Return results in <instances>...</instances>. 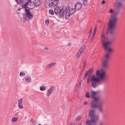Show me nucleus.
I'll use <instances>...</instances> for the list:
<instances>
[{"label": "nucleus", "mask_w": 125, "mask_h": 125, "mask_svg": "<svg viewBox=\"0 0 125 125\" xmlns=\"http://www.w3.org/2000/svg\"><path fill=\"white\" fill-rule=\"evenodd\" d=\"M110 58V55H109V53H106L104 55L103 60L102 62V68L103 69H102V72H100L99 70H97L96 72V75L98 78L96 77L94 75L91 76V85L93 88H95L98 86V83L101 84L100 83V81L104 82L105 81V73L103 69H106L108 68V62Z\"/></svg>", "instance_id": "f257e3e1"}, {"label": "nucleus", "mask_w": 125, "mask_h": 125, "mask_svg": "<svg viewBox=\"0 0 125 125\" xmlns=\"http://www.w3.org/2000/svg\"><path fill=\"white\" fill-rule=\"evenodd\" d=\"M118 13V11L115 12L112 15L111 19L109 21L108 31L111 34L113 33L117 19L116 16Z\"/></svg>", "instance_id": "f03ea898"}, {"label": "nucleus", "mask_w": 125, "mask_h": 125, "mask_svg": "<svg viewBox=\"0 0 125 125\" xmlns=\"http://www.w3.org/2000/svg\"><path fill=\"white\" fill-rule=\"evenodd\" d=\"M66 6H63L61 8L60 7L57 6L55 8L54 11L55 13L57 15L59 18L61 19L63 17L65 13L64 10Z\"/></svg>", "instance_id": "7ed1b4c3"}, {"label": "nucleus", "mask_w": 125, "mask_h": 125, "mask_svg": "<svg viewBox=\"0 0 125 125\" xmlns=\"http://www.w3.org/2000/svg\"><path fill=\"white\" fill-rule=\"evenodd\" d=\"M103 102L102 100L92 104H90L91 107L92 108H98L100 112L102 113L103 110L102 108Z\"/></svg>", "instance_id": "20e7f679"}, {"label": "nucleus", "mask_w": 125, "mask_h": 125, "mask_svg": "<svg viewBox=\"0 0 125 125\" xmlns=\"http://www.w3.org/2000/svg\"><path fill=\"white\" fill-rule=\"evenodd\" d=\"M94 112V110L90 111L89 113V115L91 118V122L95 123L98 121L99 117L95 115Z\"/></svg>", "instance_id": "39448f33"}, {"label": "nucleus", "mask_w": 125, "mask_h": 125, "mask_svg": "<svg viewBox=\"0 0 125 125\" xmlns=\"http://www.w3.org/2000/svg\"><path fill=\"white\" fill-rule=\"evenodd\" d=\"M96 92L92 91L91 93V96L93 99V101L91 102V104H92L97 102L100 101L102 100L101 98L99 97H96Z\"/></svg>", "instance_id": "423d86ee"}, {"label": "nucleus", "mask_w": 125, "mask_h": 125, "mask_svg": "<svg viewBox=\"0 0 125 125\" xmlns=\"http://www.w3.org/2000/svg\"><path fill=\"white\" fill-rule=\"evenodd\" d=\"M30 9H26L25 10L26 13L23 14V16L24 18L26 19H28V20H31L32 18L33 17V14L30 11Z\"/></svg>", "instance_id": "0eeeda50"}, {"label": "nucleus", "mask_w": 125, "mask_h": 125, "mask_svg": "<svg viewBox=\"0 0 125 125\" xmlns=\"http://www.w3.org/2000/svg\"><path fill=\"white\" fill-rule=\"evenodd\" d=\"M106 37L105 36V34L103 32H102L101 35V39L102 42H103V46L106 44H111V42L108 41L107 42H105V41L106 39Z\"/></svg>", "instance_id": "6e6552de"}, {"label": "nucleus", "mask_w": 125, "mask_h": 125, "mask_svg": "<svg viewBox=\"0 0 125 125\" xmlns=\"http://www.w3.org/2000/svg\"><path fill=\"white\" fill-rule=\"evenodd\" d=\"M55 87L53 86L51 87L48 90L46 94V96H49L55 90Z\"/></svg>", "instance_id": "1a4fd4ad"}, {"label": "nucleus", "mask_w": 125, "mask_h": 125, "mask_svg": "<svg viewBox=\"0 0 125 125\" xmlns=\"http://www.w3.org/2000/svg\"><path fill=\"white\" fill-rule=\"evenodd\" d=\"M29 9H32L35 6L34 2L31 1V0H28L27 1Z\"/></svg>", "instance_id": "9d476101"}, {"label": "nucleus", "mask_w": 125, "mask_h": 125, "mask_svg": "<svg viewBox=\"0 0 125 125\" xmlns=\"http://www.w3.org/2000/svg\"><path fill=\"white\" fill-rule=\"evenodd\" d=\"M84 48L85 47L84 45L82 46L81 47L76 54V57L77 58H78L79 57L80 55L83 52V50L84 49Z\"/></svg>", "instance_id": "9b49d317"}, {"label": "nucleus", "mask_w": 125, "mask_h": 125, "mask_svg": "<svg viewBox=\"0 0 125 125\" xmlns=\"http://www.w3.org/2000/svg\"><path fill=\"white\" fill-rule=\"evenodd\" d=\"M111 44L108 43L107 44L103 46L105 50L108 51V52L107 53H109V55H110V52L112 51V49L108 47V46L110 45Z\"/></svg>", "instance_id": "f8f14e48"}, {"label": "nucleus", "mask_w": 125, "mask_h": 125, "mask_svg": "<svg viewBox=\"0 0 125 125\" xmlns=\"http://www.w3.org/2000/svg\"><path fill=\"white\" fill-rule=\"evenodd\" d=\"M69 10V9L68 8V7H66L65 9L64 10V12H65L66 13L65 14V18L66 19H69L70 18V17L71 15V14H70L68 13V10Z\"/></svg>", "instance_id": "ddd939ff"}, {"label": "nucleus", "mask_w": 125, "mask_h": 125, "mask_svg": "<svg viewBox=\"0 0 125 125\" xmlns=\"http://www.w3.org/2000/svg\"><path fill=\"white\" fill-rule=\"evenodd\" d=\"M51 6L52 7H54L57 6L58 4L59 1L58 0H51Z\"/></svg>", "instance_id": "4468645a"}, {"label": "nucleus", "mask_w": 125, "mask_h": 125, "mask_svg": "<svg viewBox=\"0 0 125 125\" xmlns=\"http://www.w3.org/2000/svg\"><path fill=\"white\" fill-rule=\"evenodd\" d=\"M55 64L56 63H53L48 64L45 66V68L46 70H49L52 67L54 66Z\"/></svg>", "instance_id": "2eb2a0df"}, {"label": "nucleus", "mask_w": 125, "mask_h": 125, "mask_svg": "<svg viewBox=\"0 0 125 125\" xmlns=\"http://www.w3.org/2000/svg\"><path fill=\"white\" fill-rule=\"evenodd\" d=\"M51 0H47L44 2L45 6L48 8L51 6Z\"/></svg>", "instance_id": "dca6fc26"}, {"label": "nucleus", "mask_w": 125, "mask_h": 125, "mask_svg": "<svg viewBox=\"0 0 125 125\" xmlns=\"http://www.w3.org/2000/svg\"><path fill=\"white\" fill-rule=\"evenodd\" d=\"M82 6V3L80 2L77 3L75 5V9L77 10H79L81 9Z\"/></svg>", "instance_id": "f3484780"}, {"label": "nucleus", "mask_w": 125, "mask_h": 125, "mask_svg": "<svg viewBox=\"0 0 125 125\" xmlns=\"http://www.w3.org/2000/svg\"><path fill=\"white\" fill-rule=\"evenodd\" d=\"M34 2L35 6L37 7H38L41 5L42 1L40 0H35Z\"/></svg>", "instance_id": "a211bd4d"}, {"label": "nucleus", "mask_w": 125, "mask_h": 125, "mask_svg": "<svg viewBox=\"0 0 125 125\" xmlns=\"http://www.w3.org/2000/svg\"><path fill=\"white\" fill-rule=\"evenodd\" d=\"M122 6V3L120 2H117L116 8L117 9L120 10L121 9Z\"/></svg>", "instance_id": "6ab92c4d"}, {"label": "nucleus", "mask_w": 125, "mask_h": 125, "mask_svg": "<svg viewBox=\"0 0 125 125\" xmlns=\"http://www.w3.org/2000/svg\"><path fill=\"white\" fill-rule=\"evenodd\" d=\"M68 8L69 9V10L68 12V13H69L70 14H71V15L73 14L75 12L76 10L75 8H71L70 9L69 7H68Z\"/></svg>", "instance_id": "aec40b11"}, {"label": "nucleus", "mask_w": 125, "mask_h": 125, "mask_svg": "<svg viewBox=\"0 0 125 125\" xmlns=\"http://www.w3.org/2000/svg\"><path fill=\"white\" fill-rule=\"evenodd\" d=\"M28 3V2H27H27L25 4L22 5V8H23L27 9L28 8V9L29 7Z\"/></svg>", "instance_id": "412c9836"}, {"label": "nucleus", "mask_w": 125, "mask_h": 125, "mask_svg": "<svg viewBox=\"0 0 125 125\" xmlns=\"http://www.w3.org/2000/svg\"><path fill=\"white\" fill-rule=\"evenodd\" d=\"M94 70L93 69V68H90L88 71H87L86 72L88 74L89 73V76H90V75L91 74L92 72H93Z\"/></svg>", "instance_id": "4be33fe9"}, {"label": "nucleus", "mask_w": 125, "mask_h": 125, "mask_svg": "<svg viewBox=\"0 0 125 125\" xmlns=\"http://www.w3.org/2000/svg\"><path fill=\"white\" fill-rule=\"evenodd\" d=\"M25 81L27 83H29L31 82V79L30 77L29 76L27 77H26L25 78Z\"/></svg>", "instance_id": "5701e85b"}, {"label": "nucleus", "mask_w": 125, "mask_h": 125, "mask_svg": "<svg viewBox=\"0 0 125 125\" xmlns=\"http://www.w3.org/2000/svg\"><path fill=\"white\" fill-rule=\"evenodd\" d=\"M30 122L32 123L33 125H35L36 124V121L33 119H30Z\"/></svg>", "instance_id": "b1692460"}, {"label": "nucleus", "mask_w": 125, "mask_h": 125, "mask_svg": "<svg viewBox=\"0 0 125 125\" xmlns=\"http://www.w3.org/2000/svg\"><path fill=\"white\" fill-rule=\"evenodd\" d=\"M46 89V87L45 86H42L40 87V90L41 91H43Z\"/></svg>", "instance_id": "393cba45"}, {"label": "nucleus", "mask_w": 125, "mask_h": 125, "mask_svg": "<svg viewBox=\"0 0 125 125\" xmlns=\"http://www.w3.org/2000/svg\"><path fill=\"white\" fill-rule=\"evenodd\" d=\"M83 4L84 6H87L88 4V1L87 0H83Z\"/></svg>", "instance_id": "a878e982"}, {"label": "nucleus", "mask_w": 125, "mask_h": 125, "mask_svg": "<svg viewBox=\"0 0 125 125\" xmlns=\"http://www.w3.org/2000/svg\"><path fill=\"white\" fill-rule=\"evenodd\" d=\"M17 120V118L15 117H13L12 119V123H13L14 122L16 121Z\"/></svg>", "instance_id": "bb28decb"}, {"label": "nucleus", "mask_w": 125, "mask_h": 125, "mask_svg": "<svg viewBox=\"0 0 125 125\" xmlns=\"http://www.w3.org/2000/svg\"><path fill=\"white\" fill-rule=\"evenodd\" d=\"M25 73L23 72H20V76L21 77H22L25 75Z\"/></svg>", "instance_id": "cd10ccee"}, {"label": "nucleus", "mask_w": 125, "mask_h": 125, "mask_svg": "<svg viewBox=\"0 0 125 125\" xmlns=\"http://www.w3.org/2000/svg\"><path fill=\"white\" fill-rule=\"evenodd\" d=\"M49 13L50 14H52L53 15L54 14V12L53 10H50L49 11Z\"/></svg>", "instance_id": "c85d7f7f"}, {"label": "nucleus", "mask_w": 125, "mask_h": 125, "mask_svg": "<svg viewBox=\"0 0 125 125\" xmlns=\"http://www.w3.org/2000/svg\"><path fill=\"white\" fill-rule=\"evenodd\" d=\"M85 96L86 98H89L90 96L89 95V94L88 92H87L86 93L85 95Z\"/></svg>", "instance_id": "c756f323"}, {"label": "nucleus", "mask_w": 125, "mask_h": 125, "mask_svg": "<svg viewBox=\"0 0 125 125\" xmlns=\"http://www.w3.org/2000/svg\"><path fill=\"white\" fill-rule=\"evenodd\" d=\"M18 107L19 108H20L21 109H22L23 108V106H22V104H18Z\"/></svg>", "instance_id": "7c9ffc66"}, {"label": "nucleus", "mask_w": 125, "mask_h": 125, "mask_svg": "<svg viewBox=\"0 0 125 125\" xmlns=\"http://www.w3.org/2000/svg\"><path fill=\"white\" fill-rule=\"evenodd\" d=\"M22 99H21L18 101V103L20 104H22Z\"/></svg>", "instance_id": "2f4dec72"}, {"label": "nucleus", "mask_w": 125, "mask_h": 125, "mask_svg": "<svg viewBox=\"0 0 125 125\" xmlns=\"http://www.w3.org/2000/svg\"><path fill=\"white\" fill-rule=\"evenodd\" d=\"M23 2V1L22 0H19L18 4H21Z\"/></svg>", "instance_id": "473e14b6"}, {"label": "nucleus", "mask_w": 125, "mask_h": 125, "mask_svg": "<svg viewBox=\"0 0 125 125\" xmlns=\"http://www.w3.org/2000/svg\"><path fill=\"white\" fill-rule=\"evenodd\" d=\"M88 74V73L86 72V73H85V74L84 77V78H83V79L84 80L86 79V77H87Z\"/></svg>", "instance_id": "72a5a7b5"}, {"label": "nucleus", "mask_w": 125, "mask_h": 125, "mask_svg": "<svg viewBox=\"0 0 125 125\" xmlns=\"http://www.w3.org/2000/svg\"><path fill=\"white\" fill-rule=\"evenodd\" d=\"M81 117L80 116H78L75 119V120L76 121H78L80 119Z\"/></svg>", "instance_id": "f704fd0d"}, {"label": "nucleus", "mask_w": 125, "mask_h": 125, "mask_svg": "<svg viewBox=\"0 0 125 125\" xmlns=\"http://www.w3.org/2000/svg\"><path fill=\"white\" fill-rule=\"evenodd\" d=\"M90 82V76L89 77L87 78V83H89Z\"/></svg>", "instance_id": "c9c22d12"}, {"label": "nucleus", "mask_w": 125, "mask_h": 125, "mask_svg": "<svg viewBox=\"0 0 125 125\" xmlns=\"http://www.w3.org/2000/svg\"><path fill=\"white\" fill-rule=\"evenodd\" d=\"M96 30H97V27H96V26H95V28L94 29V32L93 33H94L95 34V33L96 32Z\"/></svg>", "instance_id": "e433bc0d"}, {"label": "nucleus", "mask_w": 125, "mask_h": 125, "mask_svg": "<svg viewBox=\"0 0 125 125\" xmlns=\"http://www.w3.org/2000/svg\"><path fill=\"white\" fill-rule=\"evenodd\" d=\"M45 22L47 23H48V24H49V21L48 20H46L45 21Z\"/></svg>", "instance_id": "4c0bfd02"}, {"label": "nucleus", "mask_w": 125, "mask_h": 125, "mask_svg": "<svg viewBox=\"0 0 125 125\" xmlns=\"http://www.w3.org/2000/svg\"><path fill=\"white\" fill-rule=\"evenodd\" d=\"M113 11V10L112 9H111L109 11V13H112Z\"/></svg>", "instance_id": "58836bf2"}, {"label": "nucleus", "mask_w": 125, "mask_h": 125, "mask_svg": "<svg viewBox=\"0 0 125 125\" xmlns=\"http://www.w3.org/2000/svg\"><path fill=\"white\" fill-rule=\"evenodd\" d=\"M95 34H94V33H93V36H92V39H91V41H92V40H93V39L95 35Z\"/></svg>", "instance_id": "ea45409f"}, {"label": "nucleus", "mask_w": 125, "mask_h": 125, "mask_svg": "<svg viewBox=\"0 0 125 125\" xmlns=\"http://www.w3.org/2000/svg\"><path fill=\"white\" fill-rule=\"evenodd\" d=\"M86 63L84 62V64H83V69H84L85 68V65H86Z\"/></svg>", "instance_id": "a19ab883"}, {"label": "nucleus", "mask_w": 125, "mask_h": 125, "mask_svg": "<svg viewBox=\"0 0 125 125\" xmlns=\"http://www.w3.org/2000/svg\"><path fill=\"white\" fill-rule=\"evenodd\" d=\"M44 49L46 50H48V48L47 47H45L44 48Z\"/></svg>", "instance_id": "79ce46f5"}, {"label": "nucleus", "mask_w": 125, "mask_h": 125, "mask_svg": "<svg viewBox=\"0 0 125 125\" xmlns=\"http://www.w3.org/2000/svg\"><path fill=\"white\" fill-rule=\"evenodd\" d=\"M105 2V1L104 0H103L102 2V4H104Z\"/></svg>", "instance_id": "37998d69"}, {"label": "nucleus", "mask_w": 125, "mask_h": 125, "mask_svg": "<svg viewBox=\"0 0 125 125\" xmlns=\"http://www.w3.org/2000/svg\"><path fill=\"white\" fill-rule=\"evenodd\" d=\"M92 27H91V29H90V34L91 33V32L92 31Z\"/></svg>", "instance_id": "c03bdc74"}, {"label": "nucleus", "mask_w": 125, "mask_h": 125, "mask_svg": "<svg viewBox=\"0 0 125 125\" xmlns=\"http://www.w3.org/2000/svg\"><path fill=\"white\" fill-rule=\"evenodd\" d=\"M71 43H68V46H71Z\"/></svg>", "instance_id": "a18cd8bd"}, {"label": "nucleus", "mask_w": 125, "mask_h": 125, "mask_svg": "<svg viewBox=\"0 0 125 125\" xmlns=\"http://www.w3.org/2000/svg\"><path fill=\"white\" fill-rule=\"evenodd\" d=\"M83 71V69L81 72V74H80V75H82V74Z\"/></svg>", "instance_id": "49530a36"}, {"label": "nucleus", "mask_w": 125, "mask_h": 125, "mask_svg": "<svg viewBox=\"0 0 125 125\" xmlns=\"http://www.w3.org/2000/svg\"><path fill=\"white\" fill-rule=\"evenodd\" d=\"M84 104L85 105H86L87 104V103L86 102H85L84 103Z\"/></svg>", "instance_id": "de8ad7c7"}, {"label": "nucleus", "mask_w": 125, "mask_h": 125, "mask_svg": "<svg viewBox=\"0 0 125 125\" xmlns=\"http://www.w3.org/2000/svg\"><path fill=\"white\" fill-rule=\"evenodd\" d=\"M70 125H75V124L74 123H71Z\"/></svg>", "instance_id": "09e8293b"}, {"label": "nucleus", "mask_w": 125, "mask_h": 125, "mask_svg": "<svg viewBox=\"0 0 125 125\" xmlns=\"http://www.w3.org/2000/svg\"><path fill=\"white\" fill-rule=\"evenodd\" d=\"M103 125V124L102 123H101L99 124V125Z\"/></svg>", "instance_id": "8fccbe9b"}, {"label": "nucleus", "mask_w": 125, "mask_h": 125, "mask_svg": "<svg viewBox=\"0 0 125 125\" xmlns=\"http://www.w3.org/2000/svg\"><path fill=\"white\" fill-rule=\"evenodd\" d=\"M65 108V107L64 106H63V107H62V109H64Z\"/></svg>", "instance_id": "3c124183"}, {"label": "nucleus", "mask_w": 125, "mask_h": 125, "mask_svg": "<svg viewBox=\"0 0 125 125\" xmlns=\"http://www.w3.org/2000/svg\"><path fill=\"white\" fill-rule=\"evenodd\" d=\"M18 0H16V1L17 2V3L18 2Z\"/></svg>", "instance_id": "603ef678"}, {"label": "nucleus", "mask_w": 125, "mask_h": 125, "mask_svg": "<svg viewBox=\"0 0 125 125\" xmlns=\"http://www.w3.org/2000/svg\"><path fill=\"white\" fill-rule=\"evenodd\" d=\"M79 85H81V82H80L79 83Z\"/></svg>", "instance_id": "864d4df0"}, {"label": "nucleus", "mask_w": 125, "mask_h": 125, "mask_svg": "<svg viewBox=\"0 0 125 125\" xmlns=\"http://www.w3.org/2000/svg\"><path fill=\"white\" fill-rule=\"evenodd\" d=\"M20 10H21V9L20 8H19L18 9V10L19 11H20Z\"/></svg>", "instance_id": "5fc2aeb1"}, {"label": "nucleus", "mask_w": 125, "mask_h": 125, "mask_svg": "<svg viewBox=\"0 0 125 125\" xmlns=\"http://www.w3.org/2000/svg\"><path fill=\"white\" fill-rule=\"evenodd\" d=\"M78 125H81V124L80 123V124H79Z\"/></svg>", "instance_id": "6e6d98bb"}, {"label": "nucleus", "mask_w": 125, "mask_h": 125, "mask_svg": "<svg viewBox=\"0 0 125 125\" xmlns=\"http://www.w3.org/2000/svg\"><path fill=\"white\" fill-rule=\"evenodd\" d=\"M38 125H42L41 124H38Z\"/></svg>", "instance_id": "4d7b16f0"}]
</instances>
